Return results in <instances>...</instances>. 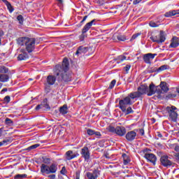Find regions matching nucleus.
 Returning a JSON list of instances; mask_svg holds the SVG:
<instances>
[{
    "mask_svg": "<svg viewBox=\"0 0 179 179\" xmlns=\"http://www.w3.org/2000/svg\"><path fill=\"white\" fill-rule=\"evenodd\" d=\"M38 147H40V144H34L26 148V150H28V151L34 150V149H37V148Z\"/></svg>",
    "mask_w": 179,
    "mask_h": 179,
    "instance_id": "nucleus-30",
    "label": "nucleus"
},
{
    "mask_svg": "<svg viewBox=\"0 0 179 179\" xmlns=\"http://www.w3.org/2000/svg\"><path fill=\"white\" fill-rule=\"evenodd\" d=\"M59 113L62 114V115L68 114V105L64 104L63 106L60 107Z\"/></svg>",
    "mask_w": 179,
    "mask_h": 179,
    "instance_id": "nucleus-25",
    "label": "nucleus"
},
{
    "mask_svg": "<svg viewBox=\"0 0 179 179\" xmlns=\"http://www.w3.org/2000/svg\"><path fill=\"white\" fill-rule=\"evenodd\" d=\"M176 93H178V94H179V87H178V88L176 89Z\"/></svg>",
    "mask_w": 179,
    "mask_h": 179,
    "instance_id": "nucleus-60",
    "label": "nucleus"
},
{
    "mask_svg": "<svg viewBox=\"0 0 179 179\" xmlns=\"http://www.w3.org/2000/svg\"><path fill=\"white\" fill-rule=\"evenodd\" d=\"M80 155L83 159H84L85 162H88L90 160V150L87 146L85 145L80 150Z\"/></svg>",
    "mask_w": 179,
    "mask_h": 179,
    "instance_id": "nucleus-11",
    "label": "nucleus"
},
{
    "mask_svg": "<svg viewBox=\"0 0 179 179\" xmlns=\"http://www.w3.org/2000/svg\"><path fill=\"white\" fill-rule=\"evenodd\" d=\"M157 54L148 53L145 54L143 57V59L145 64H152V59H155V57Z\"/></svg>",
    "mask_w": 179,
    "mask_h": 179,
    "instance_id": "nucleus-14",
    "label": "nucleus"
},
{
    "mask_svg": "<svg viewBox=\"0 0 179 179\" xmlns=\"http://www.w3.org/2000/svg\"><path fill=\"white\" fill-rule=\"evenodd\" d=\"M148 71L150 73H153L155 72H157V73H159V70L157 69V67H150L149 69H148Z\"/></svg>",
    "mask_w": 179,
    "mask_h": 179,
    "instance_id": "nucleus-31",
    "label": "nucleus"
},
{
    "mask_svg": "<svg viewBox=\"0 0 179 179\" xmlns=\"http://www.w3.org/2000/svg\"><path fill=\"white\" fill-rule=\"evenodd\" d=\"M3 3L7 6L8 10H9L10 13H12L15 9L13 8V6H12V4L8 1V0H3Z\"/></svg>",
    "mask_w": 179,
    "mask_h": 179,
    "instance_id": "nucleus-26",
    "label": "nucleus"
},
{
    "mask_svg": "<svg viewBox=\"0 0 179 179\" xmlns=\"http://www.w3.org/2000/svg\"><path fill=\"white\" fill-rule=\"evenodd\" d=\"M160 87L155 86V84L152 83L150 85L148 92V96H153L157 93L158 96H160Z\"/></svg>",
    "mask_w": 179,
    "mask_h": 179,
    "instance_id": "nucleus-12",
    "label": "nucleus"
},
{
    "mask_svg": "<svg viewBox=\"0 0 179 179\" xmlns=\"http://www.w3.org/2000/svg\"><path fill=\"white\" fill-rule=\"evenodd\" d=\"M117 38L119 41H125L127 40V37L124 35H117Z\"/></svg>",
    "mask_w": 179,
    "mask_h": 179,
    "instance_id": "nucleus-34",
    "label": "nucleus"
},
{
    "mask_svg": "<svg viewBox=\"0 0 179 179\" xmlns=\"http://www.w3.org/2000/svg\"><path fill=\"white\" fill-rule=\"evenodd\" d=\"M94 135L96 136H101V133H100V131H94Z\"/></svg>",
    "mask_w": 179,
    "mask_h": 179,
    "instance_id": "nucleus-53",
    "label": "nucleus"
},
{
    "mask_svg": "<svg viewBox=\"0 0 179 179\" xmlns=\"http://www.w3.org/2000/svg\"><path fill=\"white\" fill-rule=\"evenodd\" d=\"M21 52L22 53L17 56L18 61H24L29 58V55L26 51H24V50H21Z\"/></svg>",
    "mask_w": 179,
    "mask_h": 179,
    "instance_id": "nucleus-21",
    "label": "nucleus"
},
{
    "mask_svg": "<svg viewBox=\"0 0 179 179\" xmlns=\"http://www.w3.org/2000/svg\"><path fill=\"white\" fill-rule=\"evenodd\" d=\"M18 45L25 46V50L29 54L36 49V38L29 37H20L17 40Z\"/></svg>",
    "mask_w": 179,
    "mask_h": 179,
    "instance_id": "nucleus-2",
    "label": "nucleus"
},
{
    "mask_svg": "<svg viewBox=\"0 0 179 179\" xmlns=\"http://www.w3.org/2000/svg\"><path fill=\"white\" fill-rule=\"evenodd\" d=\"M176 15H179V10H173L165 13V17H171V16H176Z\"/></svg>",
    "mask_w": 179,
    "mask_h": 179,
    "instance_id": "nucleus-23",
    "label": "nucleus"
},
{
    "mask_svg": "<svg viewBox=\"0 0 179 179\" xmlns=\"http://www.w3.org/2000/svg\"><path fill=\"white\" fill-rule=\"evenodd\" d=\"M167 99H174V97H177V94H169L167 96H166Z\"/></svg>",
    "mask_w": 179,
    "mask_h": 179,
    "instance_id": "nucleus-41",
    "label": "nucleus"
},
{
    "mask_svg": "<svg viewBox=\"0 0 179 179\" xmlns=\"http://www.w3.org/2000/svg\"><path fill=\"white\" fill-rule=\"evenodd\" d=\"M57 6L60 8V9H62L64 8V1L63 0H57Z\"/></svg>",
    "mask_w": 179,
    "mask_h": 179,
    "instance_id": "nucleus-35",
    "label": "nucleus"
},
{
    "mask_svg": "<svg viewBox=\"0 0 179 179\" xmlns=\"http://www.w3.org/2000/svg\"><path fill=\"white\" fill-rule=\"evenodd\" d=\"M159 92H160V94H162V93H166L167 92H169V87H167V83H166V82H161L160 85H158Z\"/></svg>",
    "mask_w": 179,
    "mask_h": 179,
    "instance_id": "nucleus-19",
    "label": "nucleus"
},
{
    "mask_svg": "<svg viewBox=\"0 0 179 179\" xmlns=\"http://www.w3.org/2000/svg\"><path fill=\"white\" fill-rule=\"evenodd\" d=\"M9 81V76L8 74L0 73V82L5 83Z\"/></svg>",
    "mask_w": 179,
    "mask_h": 179,
    "instance_id": "nucleus-24",
    "label": "nucleus"
},
{
    "mask_svg": "<svg viewBox=\"0 0 179 179\" xmlns=\"http://www.w3.org/2000/svg\"><path fill=\"white\" fill-rule=\"evenodd\" d=\"M88 50L87 47L85 46H80L76 52V55H82L83 54H86V52Z\"/></svg>",
    "mask_w": 179,
    "mask_h": 179,
    "instance_id": "nucleus-22",
    "label": "nucleus"
},
{
    "mask_svg": "<svg viewBox=\"0 0 179 179\" xmlns=\"http://www.w3.org/2000/svg\"><path fill=\"white\" fill-rule=\"evenodd\" d=\"M17 20H18L20 24H23V20H24L23 15H19L17 17Z\"/></svg>",
    "mask_w": 179,
    "mask_h": 179,
    "instance_id": "nucleus-36",
    "label": "nucleus"
},
{
    "mask_svg": "<svg viewBox=\"0 0 179 179\" xmlns=\"http://www.w3.org/2000/svg\"><path fill=\"white\" fill-rule=\"evenodd\" d=\"M61 174H62L63 176H65V174H66L67 171H66V168L65 166H63L62 168V170L60 171Z\"/></svg>",
    "mask_w": 179,
    "mask_h": 179,
    "instance_id": "nucleus-43",
    "label": "nucleus"
},
{
    "mask_svg": "<svg viewBox=\"0 0 179 179\" xmlns=\"http://www.w3.org/2000/svg\"><path fill=\"white\" fill-rule=\"evenodd\" d=\"M119 62H122V61H125L127 59V57L124 55H120L117 58Z\"/></svg>",
    "mask_w": 179,
    "mask_h": 179,
    "instance_id": "nucleus-37",
    "label": "nucleus"
},
{
    "mask_svg": "<svg viewBox=\"0 0 179 179\" xmlns=\"http://www.w3.org/2000/svg\"><path fill=\"white\" fill-rule=\"evenodd\" d=\"M139 134H141V136H143L145 135V130H143V129H140Z\"/></svg>",
    "mask_w": 179,
    "mask_h": 179,
    "instance_id": "nucleus-50",
    "label": "nucleus"
},
{
    "mask_svg": "<svg viewBox=\"0 0 179 179\" xmlns=\"http://www.w3.org/2000/svg\"><path fill=\"white\" fill-rule=\"evenodd\" d=\"M122 157L124 161L123 163L125 166H127V164H128L131 160L129 159L128 155H127V154H122Z\"/></svg>",
    "mask_w": 179,
    "mask_h": 179,
    "instance_id": "nucleus-29",
    "label": "nucleus"
},
{
    "mask_svg": "<svg viewBox=\"0 0 179 179\" xmlns=\"http://www.w3.org/2000/svg\"><path fill=\"white\" fill-rule=\"evenodd\" d=\"M11 142H12V137L6 138L0 142V147L6 146V145H8V143H10Z\"/></svg>",
    "mask_w": 179,
    "mask_h": 179,
    "instance_id": "nucleus-27",
    "label": "nucleus"
},
{
    "mask_svg": "<svg viewBox=\"0 0 179 179\" xmlns=\"http://www.w3.org/2000/svg\"><path fill=\"white\" fill-rule=\"evenodd\" d=\"M141 2H142V0H134L133 3L134 5H138Z\"/></svg>",
    "mask_w": 179,
    "mask_h": 179,
    "instance_id": "nucleus-51",
    "label": "nucleus"
},
{
    "mask_svg": "<svg viewBox=\"0 0 179 179\" xmlns=\"http://www.w3.org/2000/svg\"><path fill=\"white\" fill-rule=\"evenodd\" d=\"M0 1H2V2H3V0H0Z\"/></svg>",
    "mask_w": 179,
    "mask_h": 179,
    "instance_id": "nucleus-63",
    "label": "nucleus"
},
{
    "mask_svg": "<svg viewBox=\"0 0 179 179\" xmlns=\"http://www.w3.org/2000/svg\"><path fill=\"white\" fill-rule=\"evenodd\" d=\"M113 40H115V36H113Z\"/></svg>",
    "mask_w": 179,
    "mask_h": 179,
    "instance_id": "nucleus-62",
    "label": "nucleus"
},
{
    "mask_svg": "<svg viewBox=\"0 0 179 179\" xmlns=\"http://www.w3.org/2000/svg\"><path fill=\"white\" fill-rule=\"evenodd\" d=\"M125 111L127 112L126 114H131V113H134V110H132L131 107L127 108V109H126Z\"/></svg>",
    "mask_w": 179,
    "mask_h": 179,
    "instance_id": "nucleus-44",
    "label": "nucleus"
},
{
    "mask_svg": "<svg viewBox=\"0 0 179 179\" xmlns=\"http://www.w3.org/2000/svg\"><path fill=\"white\" fill-rule=\"evenodd\" d=\"M86 176L87 179H97L100 176V171L94 169L92 172H87Z\"/></svg>",
    "mask_w": 179,
    "mask_h": 179,
    "instance_id": "nucleus-16",
    "label": "nucleus"
},
{
    "mask_svg": "<svg viewBox=\"0 0 179 179\" xmlns=\"http://www.w3.org/2000/svg\"><path fill=\"white\" fill-rule=\"evenodd\" d=\"M161 164L164 166V167H170L173 165V162L169 159V156L164 155L160 159Z\"/></svg>",
    "mask_w": 179,
    "mask_h": 179,
    "instance_id": "nucleus-15",
    "label": "nucleus"
},
{
    "mask_svg": "<svg viewBox=\"0 0 179 179\" xmlns=\"http://www.w3.org/2000/svg\"><path fill=\"white\" fill-rule=\"evenodd\" d=\"M87 135H90V136L94 135V130L88 129H87Z\"/></svg>",
    "mask_w": 179,
    "mask_h": 179,
    "instance_id": "nucleus-42",
    "label": "nucleus"
},
{
    "mask_svg": "<svg viewBox=\"0 0 179 179\" xmlns=\"http://www.w3.org/2000/svg\"><path fill=\"white\" fill-rule=\"evenodd\" d=\"M139 36H141V33L134 34L131 37V40H135L137 37H139Z\"/></svg>",
    "mask_w": 179,
    "mask_h": 179,
    "instance_id": "nucleus-45",
    "label": "nucleus"
},
{
    "mask_svg": "<svg viewBox=\"0 0 179 179\" xmlns=\"http://www.w3.org/2000/svg\"><path fill=\"white\" fill-rule=\"evenodd\" d=\"M5 122L7 125H12L13 124V121L8 117L6 118Z\"/></svg>",
    "mask_w": 179,
    "mask_h": 179,
    "instance_id": "nucleus-39",
    "label": "nucleus"
},
{
    "mask_svg": "<svg viewBox=\"0 0 179 179\" xmlns=\"http://www.w3.org/2000/svg\"><path fill=\"white\" fill-rule=\"evenodd\" d=\"M136 132H138V129L128 131L125 135L127 141H128V142H132V141H135V139H136Z\"/></svg>",
    "mask_w": 179,
    "mask_h": 179,
    "instance_id": "nucleus-13",
    "label": "nucleus"
},
{
    "mask_svg": "<svg viewBox=\"0 0 179 179\" xmlns=\"http://www.w3.org/2000/svg\"><path fill=\"white\" fill-rule=\"evenodd\" d=\"M169 69V66L167 64H164L158 68V73L162 72V71H166V69Z\"/></svg>",
    "mask_w": 179,
    "mask_h": 179,
    "instance_id": "nucleus-32",
    "label": "nucleus"
},
{
    "mask_svg": "<svg viewBox=\"0 0 179 179\" xmlns=\"http://www.w3.org/2000/svg\"><path fill=\"white\" fill-rule=\"evenodd\" d=\"M55 82H57V77L53 75H49L46 78V84L48 86H52L55 85Z\"/></svg>",
    "mask_w": 179,
    "mask_h": 179,
    "instance_id": "nucleus-17",
    "label": "nucleus"
},
{
    "mask_svg": "<svg viewBox=\"0 0 179 179\" xmlns=\"http://www.w3.org/2000/svg\"><path fill=\"white\" fill-rule=\"evenodd\" d=\"M149 25L150 27H159V24L153 21L150 22Z\"/></svg>",
    "mask_w": 179,
    "mask_h": 179,
    "instance_id": "nucleus-38",
    "label": "nucleus"
},
{
    "mask_svg": "<svg viewBox=\"0 0 179 179\" xmlns=\"http://www.w3.org/2000/svg\"><path fill=\"white\" fill-rule=\"evenodd\" d=\"M176 110H177V108L174 106L166 107V111L172 121H177V118L178 117V114Z\"/></svg>",
    "mask_w": 179,
    "mask_h": 179,
    "instance_id": "nucleus-10",
    "label": "nucleus"
},
{
    "mask_svg": "<svg viewBox=\"0 0 179 179\" xmlns=\"http://www.w3.org/2000/svg\"><path fill=\"white\" fill-rule=\"evenodd\" d=\"M86 19H87V15H85L83 17V20L80 21V26H82V24H83V23H85V22H86Z\"/></svg>",
    "mask_w": 179,
    "mask_h": 179,
    "instance_id": "nucleus-48",
    "label": "nucleus"
},
{
    "mask_svg": "<svg viewBox=\"0 0 179 179\" xmlns=\"http://www.w3.org/2000/svg\"><path fill=\"white\" fill-rule=\"evenodd\" d=\"M69 69V62L67 58H64L62 64H57L53 69V73L55 76L58 78V80L61 82H71L72 80V76L68 73Z\"/></svg>",
    "mask_w": 179,
    "mask_h": 179,
    "instance_id": "nucleus-1",
    "label": "nucleus"
},
{
    "mask_svg": "<svg viewBox=\"0 0 179 179\" xmlns=\"http://www.w3.org/2000/svg\"><path fill=\"white\" fill-rule=\"evenodd\" d=\"M44 162L45 163H50V159L48 158V159H45Z\"/></svg>",
    "mask_w": 179,
    "mask_h": 179,
    "instance_id": "nucleus-57",
    "label": "nucleus"
},
{
    "mask_svg": "<svg viewBox=\"0 0 179 179\" xmlns=\"http://www.w3.org/2000/svg\"><path fill=\"white\" fill-rule=\"evenodd\" d=\"M43 108V105H37L36 107L35 108L36 111H38V110Z\"/></svg>",
    "mask_w": 179,
    "mask_h": 179,
    "instance_id": "nucleus-52",
    "label": "nucleus"
},
{
    "mask_svg": "<svg viewBox=\"0 0 179 179\" xmlns=\"http://www.w3.org/2000/svg\"><path fill=\"white\" fill-rule=\"evenodd\" d=\"M3 92H8V89H7V88H3V89L1 90V93H3Z\"/></svg>",
    "mask_w": 179,
    "mask_h": 179,
    "instance_id": "nucleus-56",
    "label": "nucleus"
},
{
    "mask_svg": "<svg viewBox=\"0 0 179 179\" xmlns=\"http://www.w3.org/2000/svg\"><path fill=\"white\" fill-rule=\"evenodd\" d=\"M80 171H77L76 172V179H80Z\"/></svg>",
    "mask_w": 179,
    "mask_h": 179,
    "instance_id": "nucleus-46",
    "label": "nucleus"
},
{
    "mask_svg": "<svg viewBox=\"0 0 179 179\" xmlns=\"http://www.w3.org/2000/svg\"><path fill=\"white\" fill-rule=\"evenodd\" d=\"M115 83H117V80H113L109 85V89H113L115 86Z\"/></svg>",
    "mask_w": 179,
    "mask_h": 179,
    "instance_id": "nucleus-40",
    "label": "nucleus"
},
{
    "mask_svg": "<svg viewBox=\"0 0 179 179\" xmlns=\"http://www.w3.org/2000/svg\"><path fill=\"white\" fill-rule=\"evenodd\" d=\"M150 152H152V150L149 148H144L141 151V153L144 155V157L146 159V160H148V162H150V163H152V164L155 166V164H156L157 157H156L155 154L150 153Z\"/></svg>",
    "mask_w": 179,
    "mask_h": 179,
    "instance_id": "nucleus-5",
    "label": "nucleus"
},
{
    "mask_svg": "<svg viewBox=\"0 0 179 179\" xmlns=\"http://www.w3.org/2000/svg\"><path fill=\"white\" fill-rule=\"evenodd\" d=\"M4 101L6 103H9L10 101V96H6L4 97Z\"/></svg>",
    "mask_w": 179,
    "mask_h": 179,
    "instance_id": "nucleus-47",
    "label": "nucleus"
},
{
    "mask_svg": "<svg viewBox=\"0 0 179 179\" xmlns=\"http://www.w3.org/2000/svg\"><path fill=\"white\" fill-rule=\"evenodd\" d=\"M108 129L109 132L117 134L118 136H124V135L127 134V129H125V127H124L117 126L116 127H114L112 126H109Z\"/></svg>",
    "mask_w": 179,
    "mask_h": 179,
    "instance_id": "nucleus-9",
    "label": "nucleus"
},
{
    "mask_svg": "<svg viewBox=\"0 0 179 179\" xmlns=\"http://www.w3.org/2000/svg\"><path fill=\"white\" fill-rule=\"evenodd\" d=\"M157 136H158V138H163V135H162L160 132H157Z\"/></svg>",
    "mask_w": 179,
    "mask_h": 179,
    "instance_id": "nucleus-54",
    "label": "nucleus"
},
{
    "mask_svg": "<svg viewBox=\"0 0 179 179\" xmlns=\"http://www.w3.org/2000/svg\"><path fill=\"white\" fill-rule=\"evenodd\" d=\"M148 92H149V87L148 85H141L137 88L136 92H131L130 93V97L131 99H139V97H141V96H143V94L148 95Z\"/></svg>",
    "mask_w": 179,
    "mask_h": 179,
    "instance_id": "nucleus-4",
    "label": "nucleus"
},
{
    "mask_svg": "<svg viewBox=\"0 0 179 179\" xmlns=\"http://www.w3.org/2000/svg\"><path fill=\"white\" fill-rule=\"evenodd\" d=\"M57 170L58 166L56 164H52L50 166L42 164L41 166V173H42L43 176H45V174H55Z\"/></svg>",
    "mask_w": 179,
    "mask_h": 179,
    "instance_id": "nucleus-3",
    "label": "nucleus"
},
{
    "mask_svg": "<svg viewBox=\"0 0 179 179\" xmlns=\"http://www.w3.org/2000/svg\"><path fill=\"white\" fill-rule=\"evenodd\" d=\"M95 23H96V20H92L91 22H87L84 26V27L83 28V30H82V34L79 36L80 41H83L85 40V38H86L87 36L85 34L87 33V31H89V30H90V29L92 28V26L93 24H96Z\"/></svg>",
    "mask_w": 179,
    "mask_h": 179,
    "instance_id": "nucleus-8",
    "label": "nucleus"
},
{
    "mask_svg": "<svg viewBox=\"0 0 179 179\" xmlns=\"http://www.w3.org/2000/svg\"><path fill=\"white\" fill-rule=\"evenodd\" d=\"M3 84L0 83V89L2 87Z\"/></svg>",
    "mask_w": 179,
    "mask_h": 179,
    "instance_id": "nucleus-61",
    "label": "nucleus"
},
{
    "mask_svg": "<svg viewBox=\"0 0 179 179\" xmlns=\"http://www.w3.org/2000/svg\"><path fill=\"white\" fill-rule=\"evenodd\" d=\"M65 159L66 160H72V159H75V157H78L79 154H73V151L69 150L65 154Z\"/></svg>",
    "mask_w": 179,
    "mask_h": 179,
    "instance_id": "nucleus-18",
    "label": "nucleus"
},
{
    "mask_svg": "<svg viewBox=\"0 0 179 179\" xmlns=\"http://www.w3.org/2000/svg\"><path fill=\"white\" fill-rule=\"evenodd\" d=\"M49 178H52V179H55V175L52 174V175H50Z\"/></svg>",
    "mask_w": 179,
    "mask_h": 179,
    "instance_id": "nucleus-55",
    "label": "nucleus"
},
{
    "mask_svg": "<svg viewBox=\"0 0 179 179\" xmlns=\"http://www.w3.org/2000/svg\"><path fill=\"white\" fill-rule=\"evenodd\" d=\"M2 36H3V33H2L1 35H0V45H1V38H2Z\"/></svg>",
    "mask_w": 179,
    "mask_h": 179,
    "instance_id": "nucleus-59",
    "label": "nucleus"
},
{
    "mask_svg": "<svg viewBox=\"0 0 179 179\" xmlns=\"http://www.w3.org/2000/svg\"><path fill=\"white\" fill-rule=\"evenodd\" d=\"M179 45V38L177 36H173L171 39L169 47L171 48H177Z\"/></svg>",
    "mask_w": 179,
    "mask_h": 179,
    "instance_id": "nucleus-20",
    "label": "nucleus"
},
{
    "mask_svg": "<svg viewBox=\"0 0 179 179\" xmlns=\"http://www.w3.org/2000/svg\"><path fill=\"white\" fill-rule=\"evenodd\" d=\"M175 150H176V152H179V146H176V147L175 148Z\"/></svg>",
    "mask_w": 179,
    "mask_h": 179,
    "instance_id": "nucleus-58",
    "label": "nucleus"
},
{
    "mask_svg": "<svg viewBox=\"0 0 179 179\" xmlns=\"http://www.w3.org/2000/svg\"><path fill=\"white\" fill-rule=\"evenodd\" d=\"M131 99V94H129L128 96H126L123 99L120 100L119 107L123 113H125V111H127V107H128V106H131L132 104Z\"/></svg>",
    "mask_w": 179,
    "mask_h": 179,
    "instance_id": "nucleus-7",
    "label": "nucleus"
},
{
    "mask_svg": "<svg viewBox=\"0 0 179 179\" xmlns=\"http://www.w3.org/2000/svg\"><path fill=\"white\" fill-rule=\"evenodd\" d=\"M150 38L153 43H158V44L166 41V36L163 31H160L159 34V32L153 33Z\"/></svg>",
    "mask_w": 179,
    "mask_h": 179,
    "instance_id": "nucleus-6",
    "label": "nucleus"
},
{
    "mask_svg": "<svg viewBox=\"0 0 179 179\" xmlns=\"http://www.w3.org/2000/svg\"><path fill=\"white\" fill-rule=\"evenodd\" d=\"M26 177H27L26 174H17L14 177V179H23L26 178Z\"/></svg>",
    "mask_w": 179,
    "mask_h": 179,
    "instance_id": "nucleus-33",
    "label": "nucleus"
},
{
    "mask_svg": "<svg viewBox=\"0 0 179 179\" xmlns=\"http://www.w3.org/2000/svg\"><path fill=\"white\" fill-rule=\"evenodd\" d=\"M8 72H9V69H8L6 66H0V73H8Z\"/></svg>",
    "mask_w": 179,
    "mask_h": 179,
    "instance_id": "nucleus-28",
    "label": "nucleus"
},
{
    "mask_svg": "<svg viewBox=\"0 0 179 179\" xmlns=\"http://www.w3.org/2000/svg\"><path fill=\"white\" fill-rule=\"evenodd\" d=\"M124 71H126V72H128V71H129V69H131V65L127 64L126 65V66L124 67Z\"/></svg>",
    "mask_w": 179,
    "mask_h": 179,
    "instance_id": "nucleus-49",
    "label": "nucleus"
}]
</instances>
